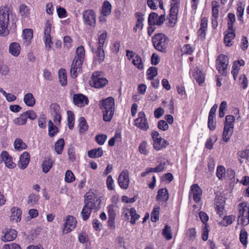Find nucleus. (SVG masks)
Instances as JSON below:
<instances>
[{
  "label": "nucleus",
  "instance_id": "obj_1",
  "mask_svg": "<svg viewBox=\"0 0 249 249\" xmlns=\"http://www.w3.org/2000/svg\"><path fill=\"white\" fill-rule=\"evenodd\" d=\"M101 203V200L97 195L92 192H87L85 195V204L81 213L83 220L86 221L89 219L92 210H99Z\"/></svg>",
  "mask_w": 249,
  "mask_h": 249
},
{
  "label": "nucleus",
  "instance_id": "obj_2",
  "mask_svg": "<svg viewBox=\"0 0 249 249\" xmlns=\"http://www.w3.org/2000/svg\"><path fill=\"white\" fill-rule=\"evenodd\" d=\"M115 103L113 97H109L103 99L99 103V107L103 115V120L110 122L114 112Z\"/></svg>",
  "mask_w": 249,
  "mask_h": 249
},
{
  "label": "nucleus",
  "instance_id": "obj_3",
  "mask_svg": "<svg viewBox=\"0 0 249 249\" xmlns=\"http://www.w3.org/2000/svg\"><path fill=\"white\" fill-rule=\"evenodd\" d=\"M107 33L106 31H101L98 33V42L96 50L95 51V55L94 56V63H102L105 59V53L103 49L104 43L107 38Z\"/></svg>",
  "mask_w": 249,
  "mask_h": 249
},
{
  "label": "nucleus",
  "instance_id": "obj_4",
  "mask_svg": "<svg viewBox=\"0 0 249 249\" xmlns=\"http://www.w3.org/2000/svg\"><path fill=\"white\" fill-rule=\"evenodd\" d=\"M154 48L161 53H166L169 42L167 36L162 33L155 35L152 38Z\"/></svg>",
  "mask_w": 249,
  "mask_h": 249
},
{
  "label": "nucleus",
  "instance_id": "obj_5",
  "mask_svg": "<svg viewBox=\"0 0 249 249\" xmlns=\"http://www.w3.org/2000/svg\"><path fill=\"white\" fill-rule=\"evenodd\" d=\"M9 21V11L6 6L0 8V35L6 36L9 34L7 28Z\"/></svg>",
  "mask_w": 249,
  "mask_h": 249
},
{
  "label": "nucleus",
  "instance_id": "obj_6",
  "mask_svg": "<svg viewBox=\"0 0 249 249\" xmlns=\"http://www.w3.org/2000/svg\"><path fill=\"white\" fill-rule=\"evenodd\" d=\"M101 72L95 71L93 73L89 81L91 87L100 89L104 87L108 83V80L101 76Z\"/></svg>",
  "mask_w": 249,
  "mask_h": 249
},
{
  "label": "nucleus",
  "instance_id": "obj_7",
  "mask_svg": "<svg viewBox=\"0 0 249 249\" xmlns=\"http://www.w3.org/2000/svg\"><path fill=\"white\" fill-rule=\"evenodd\" d=\"M229 64V58L224 54L219 55L216 60V69L223 75H226L227 68Z\"/></svg>",
  "mask_w": 249,
  "mask_h": 249
},
{
  "label": "nucleus",
  "instance_id": "obj_8",
  "mask_svg": "<svg viewBox=\"0 0 249 249\" xmlns=\"http://www.w3.org/2000/svg\"><path fill=\"white\" fill-rule=\"evenodd\" d=\"M134 123L136 126L142 130L146 131L149 128L147 119L143 111L139 112L138 118L135 119Z\"/></svg>",
  "mask_w": 249,
  "mask_h": 249
},
{
  "label": "nucleus",
  "instance_id": "obj_9",
  "mask_svg": "<svg viewBox=\"0 0 249 249\" xmlns=\"http://www.w3.org/2000/svg\"><path fill=\"white\" fill-rule=\"evenodd\" d=\"M83 18L85 24L90 26H95L96 23L95 14L93 10H87L83 12Z\"/></svg>",
  "mask_w": 249,
  "mask_h": 249
},
{
  "label": "nucleus",
  "instance_id": "obj_10",
  "mask_svg": "<svg viewBox=\"0 0 249 249\" xmlns=\"http://www.w3.org/2000/svg\"><path fill=\"white\" fill-rule=\"evenodd\" d=\"M52 23L50 20L46 21L45 26L44 27V40L46 47L49 49L51 48V45L53 44L52 39L50 35L51 32Z\"/></svg>",
  "mask_w": 249,
  "mask_h": 249
},
{
  "label": "nucleus",
  "instance_id": "obj_11",
  "mask_svg": "<svg viewBox=\"0 0 249 249\" xmlns=\"http://www.w3.org/2000/svg\"><path fill=\"white\" fill-rule=\"evenodd\" d=\"M76 221L75 218L71 215H68L66 218V222L64 224L63 232L67 234L71 232L76 227Z\"/></svg>",
  "mask_w": 249,
  "mask_h": 249
},
{
  "label": "nucleus",
  "instance_id": "obj_12",
  "mask_svg": "<svg viewBox=\"0 0 249 249\" xmlns=\"http://www.w3.org/2000/svg\"><path fill=\"white\" fill-rule=\"evenodd\" d=\"M129 179L128 172L127 170L123 171L118 177V184L123 189H127L129 186Z\"/></svg>",
  "mask_w": 249,
  "mask_h": 249
},
{
  "label": "nucleus",
  "instance_id": "obj_13",
  "mask_svg": "<svg viewBox=\"0 0 249 249\" xmlns=\"http://www.w3.org/2000/svg\"><path fill=\"white\" fill-rule=\"evenodd\" d=\"M202 195V190L197 184H193L191 187V190L189 193V197L192 196L194 200L198 202L201 199Z\"/></svg>",
  "mask_w": 249,
  "mask_h": 249
},
{
  "label": "nucleus",
  "instance_id": "obj_14",
  "mask_svg": "<svg viewBox=\"0 0 249 249\" xmlns=\"http://www.w3.org/2000/svg\"><path fill=\"white\" fill-rule=\"evenodd\" d=\"M73 101L74 104L78 107H83L89 103L88 97L80 93L75 94L73 96Z\"/></svg>",
  "mask_w": 249,
  "mask_h": 249
},
{
  "label": "nucleus",
  "instance_id": "obj_15",
  "mask_svg": "<svg viewBox=\"0 0 249 249\" xmlns=\"http://www.w3.org/2000/svg\"><path fill=\"white\" fill-rule=\"evenodd\" d=\"M82 63V61L77 59L73 60L70 70L71 75L72 78H76L77 76L78 72L81 70Z\"/></svg>",
  "mask_w": 249,
  "mask_h": 249
},
{
  "label": "nucleus",
  "instance_id": "obj_16",
  "mask_svg": "<svg viewBox=\"0 0 249 249\" xmlns=\"http://www.w3.org/2000/svg\"><path fill=\"white\" fill-rule=\"evenodd\" d=\"M30 160V155L27 152H23L19 157L18 163V167L22 170L25 169L28 166Z\"/></svg>",
  "mask_w": 249,
  "mask_h": 249
},
{
  "label": "nucleus",
  "instance_id": "obj_17",
  "mask_svg": "<svg viewBox=\"0 0 249 249\" xmlns=\"http://www.w3.org/2000/svg\"><path fill=\"white\" fill-rule=\"evenodd\" d=\"M3 161H4L5 166L9 169H14L16 166V164L13 161L12 157L6 151H2Z\"/></svg>",
  "mask_w": 249,
  "mask_h": 249
},
{
  "label": "nucleus",
  "instance_id": "obj_18",
  "mask_svg": "<svg viewBox=\"0 0 249 249\" xmlns=\"http://www.w3.org/2000/svg\"><path fill=\"white\" fill-rule=\"evenodd\" d=\"M17 231L14 229H8L4 233L3 236H1V241L7 242L13 241L17 237Z\"/></svg>",
  "mask_w": 249,
  "mask_h": 249
},
{
  "label": "nucleus",
  "instance_id": "obj_19",
  "mask_svg": "<svg viewBox=\"0 0 249 249\" xmlns=\"http://www.w3.org/2000/svg\"><path fill=\"white\" fill-rule=\"evenodd\" d=\"M23 44L27 46L31 43L33 36V31L31 29H26L23 31Z\"/></svg>",
  "mask_w": 249,
  "mask_h": 249
},
{
  "label": "nucleus",
  "instance_id": "obj_20",
  "mask_svg": "<svg viewBox=\"0 0 249 249\" xmlns=\"http://www.w3.org/2000/svg\"><path fill=\"white\" fill-rule=\"evenodd\" d=\"M239 209V216L238 222L239 224L240 218L241 216L249 215V207L247 206L246 202H242L238 205Z\"/></svg>",
  "mask_w": 249,
  "mask_h": 249
},
{
  "label": "nucleus",
  "instance_id": "obj_21",
  "mask_svg": "<svg viewBox=\"0 0 249 249\" xmlns=\"http://www.w3.org/2000/svg\"><path fill=\"white\" fill-rule=\"evenodd\" d=\"M11 220L17 222L21 220L22 212L20 209L17 207H13L11 209Z\"/></svg>",
  "mask_w": 249,
  "mask_h": 249
},
{
  "label": "nucleus",
  "instance_id": "obj_22",
  "mask_svg": "<svg viewBox=\"0 0 249 249\" xmlns=\"http://www.w3.org/2000/svg\"><path fill=\"white\" fill-rule=\"evenodd\" d=\"M226 34L224 36V41L226 46H231L232 45V43H231V40L234 38L235 36V34L234 33V30H228L226 32Z\"/></svg>",
  "mask_w": 249,
  "mask_h": 249
},
{
  "label": "nucleus",
  "instance_id": "obj_23",
  "mask_svg": "<svg viewBox=\"0 0 249 249\" xmlns=\"http://www.w3.org/2000/svg\"><path fill=\"white\" fill-rule=\"evenodd\" d=\"M168 145L169 142L166 140H164L161 138H159L158 140L154 141L153 142L154 149L158 151L162 148H165Z\"/></svg>",
  "mask_w": 249,
  "mask_h": 249
},
{
  "label": "nucleus",
  "instance_id": "obj_24",
  "mask_svg": "<svg viewBox=\"0 0 249 249\" xmlns=\"http://www.w3.org/2000/svg\"><path fill=\"white\" fill-rule=\"evenodd\" d=\"M157 199L158 200L167 201L169 198V194L166 189L162 188L159 190L157 196Z\"/></svg>",
  "mask_w": 249,
  "mask_h": 249
},
{
  "label": "nucleus",
  "instance_id": "obj_25",
  "mask_svg": "<svg viewBox=\"0 0 249 249\" xmlns=\"http://www.w3.org/2000/svg\"><path fill=\"white\" fill-rule=\"evenodd\" d=\"M23 101L28 107H32L36 103V100L31 93L26 94L23 98Z\"/></svg>",
  "mask_w": 249,
  "mask_h": 249
},
{
  "label": "nucleus",
  "instance_id": "obj_26",
  "mask_svg": "<svg viewBox=\"0 0 249 249\" xmlns=\"http://www.w3.org/2000/svg\"><path fill=\"white\" fill-rule=\"evenodd\" d=\"M193 76L199 85L204 81V75L197 68H196L195 72L193 73Z\"/></svg>",
  "mask_w": 249,
  "mask_h": 249
},
{
  "label": "nucleus",
  "instance_id": "obj_27",
  "mask_svg": "<svg viewBox=\"0 0 249 249\" xmlns=\"http://www.w3.org/2000/svg\"><path fill=\"white\" fill-rule=\"evenodd\" d=\"M103 154V151L101 147L90 150L88 152V155L91 158H97L101 157Z\"/></svg>",
  "mask_w": 249,
  "mask_h": 249
},
{
  "label": "nucleus",
  "instance_id": "obj_28",
  "mask_svg": "<svg viewBox=\"0 0 249 249\" xmlns=\"http://www.w3.org/2000/svg\"><path fill=\"white\" fill-rule=\"evenodd\" d=\"M20 51V45L16 42L12 43L9 46V52L14 56H17L19 55Z\"/></svg>",
  "mask_w": 249,
  "mask_h": 249
},
{
  "label": "nucleus",
  "instance_id": "obj_29",
  "mask_svg": "<svg viewBox=\"0 0 249 249\" xmlns=\"http://www.w3.org/2000/svg\"><path fill=\"white\" fill-rule=\"evenodd\" d=\"M208 19L206 18H203L201 20L200 28L198 31V34L199 36H201L202 37L205 36V31L207 28Z\"/></svg>",
  "mask_w": 249,
  "mask_h": 249
},
{
  "label": "nucleus",
  "instance_id": "obj_30",
  "mask_svg": "<svg viewBox=\"0 0 249 249\" xmlns=\"http://www.w3.org/2000/svg\"><path fill=\"white\" fill-rule=\"evenodd\" d=\"M76 54L75 57L73 59H77L83 62L85 57V49L82 46H79L76 50Z\"/></svg>",
  "mask_w": 249,
  "mask_h": 249
},
{
  "label": "nucleus",
  "instance_id": "obj_31",
  "mask_svg": "<svg viewBox=\"0 0 249 249\" xmlns=\"http://www.w3.org/2000/svg\"><path fill=\"white\" fill-rule=\"evenodd\" d=\"M65 142L63 139H59L54 144V150L57 154H61L62 153Z\"/></svg>",
  "mask_w": 249,
  "mask_h": 249
},
{
  "label": "nucleus",
  "instance_id": "obj_32",
  "mask_svg": "<svg viewBox=\"0 0 249 249\" xmlns=\"http://www.w3.org/2000/svg\"><path fill=\"white\" fill-rule=\"evenodd\" d=\"M233 130V128L224 126L222 135V139L224 141L227 142L229 140L232 135Z\"/></svg>",
  "mask_w": 249,
  "mask_h": 249
},
{
  "label": "nucleus",
  "instance_id": "obj_33",
  "mask_svg": "<svg viewBox=\"0 0 249 249\" xmlns=\"http://www.w3.org/2000/svg\"><path fill=\"white\" fill-rule=\"evenodd\" d=\"M133 64L139 70H142L143 69V64L142 58L138 54H136L132 60Z\"/></svg>",
  "mask_w": 249,
  "mask_h": 249
},
{
  "label": "nucleus",
  "instance_id": "obj_34",
  "mask_svg": "<svg viewBox=\"0 0 249 249\" xmlns=\"http://www.w3.org/2000/svg\"><path fill=\"white\" fill-rule=\"evenodd\" d=\"M59 80L60 84L65 86L67 84V75L64 69H61L59 71Z\"/></svg>",
  "mask_w": 249,
  "mask_h": 249
},
{
  "label": "nucleus",
  "instance_id": "obj_35",
  "mask_svg": "<svg viewBox=\"0 0 249 249\" xmlns=\"http://www.w3.org/2000/svg\"><path fill=\"white\" fill-rule=\"evenodd\" d=\"M53 161L50 159L44 160L42 163V171L44 173H48L52 168Z\"/></svg>",
  "mask_w": 249,
  "mask_h": 249
},
{
  "label": "nucleus",
  "instance_id": "obj_36",
  "mask_svg": "<svg viewBox=\"0 0 249 249\" xmlns=\"http://www.w3.org/2000/svg\"><path fill=\"white\" fill-rule=\"evenodd\" d=\"M111 5L108 1H105L102 6V14L105 16L109 15L111 13Z\"/></svg>",
  "mask_w": 249,
  "mask_h": 249
},
{
  "label": "nucleus",
  "instance_id": "obj_37",
  "mask_svg": "<svg viewBox=\"0 0 249 249\" xmlns=\"http://www.w3.org/2000/svg\"><path fill=\"white\" fill-rule=\"evenodd\" d=\"M178 11H176V8L170 9V14L169 15V21L171 24H175L177 19Z\"/></svg>",
  "mask_w": 249,
  "mask_h": 249
},
{
  "label": "nucleus",
  "instance_id": "obj_38",
  "mask_svg": "<svg viewBox=\"0 0 249 249\" xmlns=\"http://www.w3.org/2000/svg\"><path fill=\"white\" fill-rule=\"evenodd\" d=\"M48 126L49 135L50 137H53L58 132V128L54 125L51 120L49 121Z\"/></svg>",
  "mask_w": 249,
  "mask_h": 249
},
{
  "label": "nucleus",
  "instance_id": "obj_39",
  "mask_svg": "<svg viewBox=\"0 0 249 249\" xmlns=\"http://www.w3.org/2000/svg\"><path fill=\"white\" fill-rule=\"evenodd\" d=\"M14 147L17 150H20L25 149L27 145L22 140L16 139L14 142Z\"/></svg>",
  "mask_w": 249,
  "mask_h": 249
},
{
  "label": "nucleus",
  "instance_id": "obj_40",
  "mask_svg": "<svg viewBox=\"0 0 249 249\" xmlns=\"http://www.w3.org/2000/svg\"><path fill=\"white\" fill-rule=\"evenodd\" d=\"M67 114L68 116V126L70 129H72L73 128L74 123V114L73 112L71 110H68L67 111Z\"/></svg>",
  "mask_w": 249,
  "mask_h": 249
},
{
  "label": "nucleus",
  "instance_id": "obj_41",
  "mask_svg": "<svg viewBox=\"0 0 249 249\" xmlns=\"http://www.w3.org/2000/svg\"><path fill=\"white\" fill-rule=\"evenodd\" d=\"M235 120L234 117L232 115H227L225 118L224 126L233 129V123Z\"/></svg>",
  "mask_w": 249,
  "mask_h": 249
},
{
  "label": "nucleus",
  "instance_id": "obj_42",
  "mask_svg": "<svg viewBox=\"0 0 249 249\" xmlns=\"http://www.w3.org/2000/svg\"><path fill=\"white\" fill-rule=\"evenodd\" d=\"M79 121L80 132H84L86 131L88 129V125L87 124L85 119L84 117H80Z\"/></svg>",
  "mask_w": 249,
  "mask_h": 249
},
{
  "label": "nucleus",
  "instance_id": "obj_43",
  "mask_svg": "<svg viewBox=\"0 0 249 249\" xmlns=\"http://www.w3.org/2000/svg\"><path fill=\"white\" fill-rule=\"evenodd\" d=\"M147 74L148 75L147 78L148 79H153L154 77L158 74V69L156 67H151L148 69Z\"/></svg>",
  "mask_w": 249,
  "mask_h": 249
},
{
  "label": "nucleus",
  "instance_id": "obj_44",
  "mask_svg": "<svg viewBox=\"0 0 249 249\" xmlns=\"http://www.w3.org/2000/svg\"><path fill=\"white\" fill-rule=\"evenodd\" d=\"M27 117L24 113L21 114L19 117L16 118L14 120V122L15 124L18 125H22L26 124L27 122Z\"/></svg>",
  "mask_w": 249,
  "mask_h": 249
},
{
  "label": "nucleus",
  "instance_id": "obj_45",
  "mask_svg": "<svg viewBox=\"0 0 249 249\" xmlns=\"http://www.w3.org/2000/svg\"><path fill=\"white\" fill-rule=\"evenodd\" d=\"M162 233L164 237L167 240H170L172 238L171 227L168 225H165L162 230Z\"/></svg>",
  "mask_w": 249,
  "mask_h": 249
},
{
  "label": "nucleus",
  "instance_id": "obj_46",
  "mask_svg": "<svg viewBox=\"0 0 249 249\" xmlns=\"http://www.w3.org/2000/svg\"><path fill=\"white\" fill-rule=\"evenodd\" d=\"M160 207H154L151 214V219L152 222H156L159 219Z\"/></svg>",
  "mask_w": 249,
  "mask_h": 249
},
{
  "label": "nucleus",
  "instance_id": "obj_47",
  "mask_svg": "<svg viewBox=\"0 0 249 249\" xmlns=\"http://www.w3.org/2000/svg\"><path fill=\"white\" fill-rule=\"evenodd\" d=\"M130 214L131 217L130 222L132 224H135L136 221L139 218L140 215L136 213L135 209L133 208L130 209Z\"/></svg>",
  "mask_w": 249,
  "mask_h": 249
},
{
  "label": "nucleus",
  "instance_id": "obj_48",
  "mask_svg": "<svg viewBox=\"0 0 249 249\" xmlns=\"http://www.w3.org/2000/svg\"><path fill=\"white\" fill-rule=\"evenodd\" d=\"M158 15L156 13H151L149 15L148 23L149 26L156 25V21Z\"/></svg>",
  "mask_w": 249,
  "mask_h": 249
},
{
  "label": "nucleus",
  "instance_id": "obj_49",
  "mask_svg": "<svg viewBox=\"0 0 249 249\" xmlns=\"http://www.w3.org/2000/svg\"><path fill=\"white\" fill-rule=\"evenodd\" d=\"M19 13L22 17H27L29 15V11L27 6L24 4H22L19 6Z\"/></svg>",
  "mask_w": 249,
  "mask_h": 249
},
{
  "label": "nucleus",
  "instance_id": "obj_50",
  "mask_svg": "<svg viewBox=\"0 0 249 249\" xmlns=\"http://www.w3.org/2000/svg\"><path fill=\"white\" fill-rule=\"evenodd\" d=\"M240 240L243 245H247V232L245 229L241 230L240 234Z\"/></svg>",
  "mask_w": 249,
  "mask_h": 249
},
{
  "label": "nucleus",
  "instance_id": "obj_51",
  "mask_svg": "<svg viewBox=\"0 0 249 249\" xmlns=\"http://www.w3.org/2000/svg\"><path fill=\"white\" fill-rule=\"evenodd\" d=\"M212 15L213 17L216 19L218 16V4L216 1L212 2Z\"/></svg>",
  "mask_w": 249,
  "mask_h": 249
},
{
  "label": "nucleus",
  "instance_id": "obj_52",
  "mask_svg": "<svg viewBox=\"0 0 249 249\" xmlns=\"http://www.w3.org/2000/svg\"><path fill=\"white\" fill-rule=\"evenodd\" d=\"M229 21L228 22V30H232L233 23L235 21V16L232 13H229L228 14Z\"/></svg>",
  "mask_w": 249,
  "mask_h": 249
},
{
  "label": "nucleus",
  "instance_id": "obj_53",
  "mask_svg": "<svg viewBox=\"0 0 249 249\" xmlns=\"http://www.w3.org/2000/svg\"><path fill=\"white\" fill-rule=\"evenodd\" d=\"M75 177L72 172L67 170L65 173V180L67 182H71L75 180Z\"/></svg>",
  "mask_w": 249,
  "mask_h": 249
},
{
  "label": "nucleus",
  "instance_id": "obj_54",
  "mask_svg": "<svg viewBox=\"0 0 249 249\" xmlns=\"http://www.w3.org/2000/svg\"><path fill=\"white\" fill-rule=\"evenodd\" d=\"M9 69L8 67L3 62H2L0 64V74L2 75H6L9 73Z\"/></svg>",
  "mask_w": 249,
  "mask_h": 249
},
{
  "label": "nucleus",
  "instance_id": "obj_55",
  "mask_svg": "<svg viewBox=\"0 0 249 249\" xmlns=\"http://www.w3.org/2000/svg\"><path fill=\"white\" fill-rule=\"evenodd\" d=\"M68 154L69 156V159L71 161L73 162L75 160V154L73 146L71 145L68 149Z\"/></svg>",
  "mask_w": 249,
  "mask_h": 249
},
{
  "label": "nucleus",
  "instance_id": "obj_56",
  "mask_svg": "<svg viewBox=\"0 0 249 249\" xmlns=\"http://www.w3.org/2000/svg\"><path fill=\"white\" fill-rule=\"evenodd\" d=\"M208 125L209 128L210 130H213L215 129L216 126V122L214 120V116H212V118H210V116H208Z\"/></svg>",
  "mask_w": 249,
  "mask_h": 249
},
{
  "label": "nucleus",
  "instance_id": "obj_57",
  "mask_svg": "<svg viewBox=\"0 0 249 249\" xmlns=\"http://www.w3.org/2000/svg\"><path fill=\"white\" fill-rule=\"evenodd\" d=\"M39 197L37 195L32 194L28 197V203L33 206L36 203Z\"/></svg>",
  "mask_w": 249,
  "mask_h": 249
},
{
  "label": "nucleus",
  "instance_id": "obj_58",
  "mask_svg": "<svg viewBox=\"0 0 249 249\" xmlns=\"http://www.w3.org/2000/svg\"><path fill=\"white\" fill-rule=\"evenodd\" d=\"M244 11V7L242 5L241 3L237 4V16L238 18V19L241 20L242 16L243 15Z\"/></svg>",
  "mask_w": 249,
  "mask_h": 249
},
{
  "label": "nucleus",
  "instance_id": "obj_59",
  "mask_svg": "<svg viewBox=\"0 0 249 249\" xmlns=\"http://www.w3.org/2000/svg\"><path fill=\"white\" fill-rule=\"evenodd\" d=\"M196 231L195 229H189L187 231V235L188 236L189 240H194L196 237Z\"/></svg>",
  "mask_w": 249,
  "mask_h": 249
},
{
  "label": "nucleus",
  "instance_id": "obj_60",
  "mask_svg": "<svg viewBox=\"0 0 249 249\" xmlns=\"http://www.w3.org/2000/svg\"><path fill=\"white\" fill-rule=\"evenodd\" d=\"M235 216L231 215L227 216H224L223 220L224 222H225V224H224V226H227L228 225L231 224L233 221L235 220Z\"/></svg>",
  "mask_w": 249,
  "mask_h": 249
},
{
  "label": "nucleus",
  "instance_id": "obj_61",
  "mask_svg": "<svg viewBox=\"0 0 249 249\" xmlns=\"http://www.w3.org/2000/svg\"><path fill=\"white\" fill-rule=\"evenodd\" d=\"M107 137L105 135H98L96 136V141L99 145H103L106 141Z\"/></svg>",
  "mask_w": 249,
  "mask_h": 249
},
{
  "label": "nucleus",
  "instance_id": "obj_62",
  "mask_svg": "<svg viewBox=\"0 0 249 249\" xmlns=\"http://www.w3.org/2000/svg\"><path fill=\"white\" fill-rule=\"evenodd\" d=\"M239 80L240 84L243 89H246L248 86V79L245 75L242 74L240 76Z\"/></svg>",
  "mask_w": 249,
  "mask_h": 249
},
{
  "label": "nucleus",
  "instance_id": "obj_63",
  "mask_svg": "<svg viewBox=\"0 0 249 249\" xmlns=\"http://www.w3.org/2000/svg\"><path fill=\"white\" fill-rule=\"evenodd\" d=\"M225 168L221 165L218 166L216 171V176L219 179H221L223 177V175L225 174Z\"/></svg>",
  "mask_w": 249,
  "mask_h": 249
},
{
  "label": "nucleus",
  "instance_id": "obj_64",
  "mask_svg": "<svg viewBox=\"0 0 249 249\" xmlns=\"http://www.w3.org/2000/svg\"><path fill=\"white\" fill-rule=\"evenodd\" d=\"M2 249H21L20 247L15 243H12L11 244H5Z\"/></svg>",
  "mask_w": 249,
  "mask_h": 249
}]
</instances>
